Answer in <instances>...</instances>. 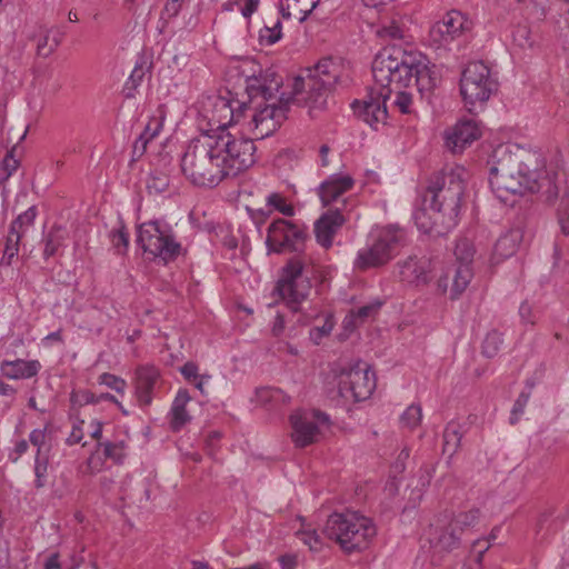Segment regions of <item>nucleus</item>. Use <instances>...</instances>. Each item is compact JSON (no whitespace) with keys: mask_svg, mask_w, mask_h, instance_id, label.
<instances>
[{"mask_svg":"<svg viewBox=\"0 0 569 569\" xmlns=\"http://www.w3.org/2000/svg\"><path fill=\"white\" fill-rule=\"evenodd\" d=\"M373 86L366 99L351 107L370 126L385 123L392 92L410 88L415 78V57L399 49H383L372 62Z\"/></svg>","mask_w":569,"mask_h":569,"instance_id":"f257e3e1","label":"nucleus"},{"mask_svg":"<svg viewBox=\"0 0 569 569\" xmlns=\"http://www.w3.org/2000/svg\"><path fill=\"white\" fill-rule=\"evenodd\" d=\"M256 144H189L181 168L194 186L214 188L254 162Z\"/></svg>","mask_w":569,"mask_h":569,"instance_id":"f03ea898","label":"nucleus"},{"mask_svg":"<svg viewBox=\"0 0 569 569\" xmlns=\"http://www.w3.org/2000/svg\"><path fill=\"white\" fill-rule=\"evenodd\" d=\"M350 80L349 64L340 58H323L309 71L307 78H297L293 86V100L303 103L310 116L322 111L328 106L332 88L346 84Z\"/></svg>","mask_w":569,"mask_h":569,"instance_id":"7ed1b4c3","label":"nucleus"},{"mask_svg":"<svg viewBox=\"0 0 569 569\" xmlns=\"http://www.w3.org/2000/svg\"><path fill=\"white\" fill-rule=\"evenodd\" d=\"M279 88L278 80H271L269 83L258 78L248 80L249 108L256 110L252 117L254 129L253 137L244 139L243 142H254L270 137L286 119L289 100L277 97Z\"/></svg>","mask_w":569,"mask_h":569,"instance_id":"20e7f679","label":"nucleus"},{"mask_svg":"<svg viewBox=\"0 0 569 569\" xmlns=\"http://www.w3.org/2000/svg\"><path fill=\"white\" fill-rule=\"evenodd\" d=\"M555 179L556 173H547L545 177H541L536 170L522 171L518 169L517 172L510 170L500 172L498 167L489 169L490 188L495 196L503 203H513L516 199L527 193H536L543 187H547V200L553 201L559 193Z\"/></svg>","mask_w":569,"mask_h":569,"instance_id":"39448f33","label":"nucleus"},{"mask_svg":"<svg viewBox=\"0 0 569 569\" xmlns=\"http://www.w3.org/2000/svg\"><path fill=\"white\" fill-rule=\"evenodd\" d=\"M323 535L348 553L367 549L377 535L373 520L359 511L346 510L331 513L323 527Z\"/></svg>","mask_w":569,"mask_h":569,"instance_id":"423d86ee","label":"nucleus"},{"mask_svg":"<svg viewBox=\"0 0 569 569\" xmlns=\"http://www.w3.org/2000/svg\"><path fill=\"white\" fill-rule=\"evenodd\" d=\"M462 169L435 176L428 186L429 209L433 211V221L442 229L451 230L458 223L461 198L465 192Z\"/></svg>","mask_w":569,"mask_h":569,"instance_id":"0eeeda50","label":"nucleus"},{"mask_svg":"<svg viewBox=\"0 0 569 569\" xmlns=\"http://www.w3.org/2000/svg\"><path fill=\"white\" fill-rule=\"evenodd\" d=\"M405 246L407 233L403 229L396 226L376 229L371 231L367 244L358 250L353 268L365 271L386 266Z\"/></svg>","mask_w":569,"mask_h":569,"instance_id":"6e6552de","label":"nucleus"},{"mask_svg":"<svg viewBox=\"0 0 569 569\" xmlns=\"http://www.w3.org/2000/svg\"><path fill=\"white\" fill-rule=\"evenodd\" d=\"M497 81L491 70L482 61H473L463 69L460 79V92L469 112L482 108L497 90Z\"/></svg>","mask_w":569,"mask_h":569,"instance_id":"1a4fd4ad","label":"nucleus"},{"mask_svg":"<svg viewBox=\"0 0 569 569\" xmlns=\"http://www.w3.org/2000/svg\"><path fill=\"white\" fill-rule=\"evenodd\" d=\"M137 242L144 252L164 262L176 259L181 249L171 228L160 220L141 223L138 228Z\"/></svg>","mask_w":569,"mask_h":569,"instance_id":"9d476101","label":"nucleus"},{"mask_svg":"<svg viewBox=\"0 0 569 569\" xmlns=\"http://www.w3.org/2000/svg\"><path fill=\"white\" fill-rule=\"evenodd\" d=\"M472 21L458 10H450L435 22L428 34L429 44L437 50H451L466 42L472 30Z\"/></svg>","mask_w":569,"mask_h":569,"instance_id":"9b49d317","label":"nucleus"},{"mask_svg":"<svg viewBox=\"0 0 569 569\" xmlns=\"http://www.w3.org/2000/svg\"><path fill=\"white\" fill-rule=\"evenodd\" d=\"M276 290L291 310H298L311 290V282L305 273V264L301 259L293 258L288 261L282 269Z\"/></svg>","mask_w":569,"mask_h":569,"instance_id":"f8f14e48","label":"nucleus"},{"mask_svg":"<svg viewBox=\"0 0 569 569\" xmlns=\"http://www.w3.org/2000/svg\"><path fill=\"white\" fill-rule=\"evenodd\" d=\"M330 417L320 410H298L290 416L291 440L298 448L317 442L322 428H329Z\"/></svg>","mask_w":569,"mask_h":569,"instance_id":"ddd939ff","label":"nucleus"},{"mask_svg":"<svg viewBox=\"0 0 569 569\" xmlns=\"http://www.w3.org/2000/svg\"><path fill=\"white\" fill-rule=\"evenodd\" d=\"M249 108L247 102L233 101L224 97H216L212 103V116L209 119L210 129L206 136L210 139L223 140L230 138L227 132L232 122L238 121L242 109Z\"/></svg>","mask_w":569,"mask_h":569,"instance_id":"4468645a","label":"nucleus"},{"mask_svg":"<svg viewBox=\"0 0 569 569\" xmlns=\"http://www.w3.org/2000/svg\"><path fill=\"white\" fill-rule=\"evenodd\" d=\"M339 389L343 397L350 395L355 401L366 400L376 389L375 372L369 366L351 368L342 373Z\"/></svg>","mask_w":569,"mask_h":569,"instance_id":"2eb2a0df","label":"nucleus"},{"mask_svg":"<svg viewBox=\"0 0 569 569\" xmlns=\"http://www.w3.org/2000/svg\"><path fill=\"white\" fill-rule=\"evenodd\" d=\"M430 548L436 553H449L458 549L461 543V535L447 517L437 519L426 531Z\"/></svg>","mask_w":569,"mask_h":569,"instance_id":"dca6fc26","label":"nucleus"},{"mask_svg":"<svg viewBox=\"0 0 569 569\" xmlns=\"http://www.w3.org/2000/svg\"><path fill=\"white\" fill-rule=\"evenodd\" d=\"M305 238L303 231L284 219L274 220L267 230L266 243L270 251L281 252L284 249H296Z\"/></svg>","mask_w":569,"mask_h":569,"instance_id":"f3484780","label":"nucleus"},{"mask_svg":"<svg viewBox=\"0 0 569 569\" xmlns=\"http://www.w3.org/2000/svg\"><path fill=\"white\" fill-rule=\"evenodd\" d=\"M401 281L415 286H425L432 278V261L426 254H411L397 262Z\"/></svg>","mask_w":569,"mask_h":569,"instance_id":"a211bd4d","label":"nucleus"},{"mask_svg":"<svg viewBox=\"0 0 569 569\" xmlns=\"http://www.w3.org/2000/svg\"><path fill=\"white\" fill-rule=\"evenodd\" d=\"M355 179L347 173H333L327 177L318 187V196L325 207L336 202L347 206L348 199L343 196L353 189Z\"/></svg>","mask_w":569,"mask_h":569,"instance_id":"6ab92c4d","label":"nucleus"},{"mask_svg":"<svg viewBox=\"0 0 569 569\" xmlns=\"http://www.w3.org/2000/svg\"><path fill=\"white\" fill-rule=\"evenodd\" d=\"M346 218L341 213V208L329 209L315 223V233L317 241L323 248H330L338 230L345 224Z\"/></svg>","mask_w":569,"mask_h":569,"instance_id":"aec40b11","label":"nucleus"},{"mask_svg":"<svg viewBox=\"0 0 569 569\" xmlns=\"http://www.w3.org/2000/svg\"><path fill=\"white\" fill-rule=\"evenodd\" d=\"M160 372L153 366H141L136 371V392L141 405L148 406L159 382Z\"/></svg>","mask_w":569,"mask_h":569,"instance_id":"412c9836","label":"nucleus"},{"mask_svg":"<svg viewBox=\"0 0 569 569\" xmlns=\"http://www.w3.org/2000/svg\"><path fill=\"white\" fill-rule=\"evenodd\" d=\"M483 137L481 126L473 119H461L445 131L446 142H473Z\"/></svg>","mask_w":569,"mask_h":569,"instance_id":"4be33fe9","label":"nucleus"},{"mask_svg":"<svg viewBox=\"0 0 569 569\" xmlns=\"http://www.w3.org/2000/svg\"><path fill=\"white\" fill-rule=\"evenodd\" d=\"M522 231L520 229H510L499 237L496 241L491 254V263L498 264L512 257L522 241Z\"/></svg>","mask_w":569,"mask_h":569,"instance_id":"5701e85b","label":"nucleus"},{"mask_svg":"<svg viewBox=\"0 0 569 569\" xmlns=\"http://www.w3.org/2000/svg\"><path fill=\"white\" fill-rule=\"evenodd\" d=\"M41 365L38 360H3L0 363L2 376L8 379H30L39 373Z\"/></svg>","mask_w":569,"mask_h":569,"instance_id":"b1692460","label":"nucleus"},{"mask_svg":"<svg viewBox=\"0 0 569 569\" xmlns=\"http://www.w3.org/2000/svg\"><path fill=\"white\" fill-rule=\"evenodd\" d=\"M30 39L36 43L37 54L42 58L51 56L61 43L60 33L46 26L37 27Z\"/></svg>","mask_w":569,"mask_h":569,"instance_id":"393cba45","label":"nucleus"},{"mask_svg":"<svg viewBox=\"0 0 569 569\" xmlns=\"http://www.w3.org/2000/svg\"><path fill=\"white\" fill-rule=\"evenodd\" d=\"M439 82L440 78L435 67H429L415 58V78L412 82L415 92H419L422 97L429 94Z\"/></svg>","mask_w":569,"mask_h":569,"instance_id":"a878e982","label":"nucleus"},{"mask_svg":"<svg viewBox=\"0 0 569 569\" xmlns=\"http://www.w3.org/2000/svg\"><path fill=\"white\" fill-rule=\"evenodd\" d=\"M190 399L186 389H180L177 392L170 410V427L173 431L181 430L191 420L186 409Z\"/></svg>","mask_w":569,"mask_h":569,"instance_id":"bb28decb","label":"nucleus"},{"mask_svg":"<svg viewBox=\"0 0 569 569\" xmlns=\"http://www.w3.org/2000/svg\"><path fill=\"white\" fill-rule=\"evenodd\" d=\"M319 3V0H279L283 17L305 21Z\"/></svg>","mask_w":569,"mask_h":569,"instance_id":"cd10ccee","label":"nucleus"},{"mask_svg":"<svg viewBox=\"0 0 569 569\" xmlns=\"http://www.w3.org/2000/svg\"><path fill=\"white\" fill-rule=\"evenodd\" d=\"M22 160V152L18 149L17 144L7 148L3 154L0 156V187H4L7 181L19 169Z\"/></svg>","mask_w":569,"mask_h":569,"instance_id":"c85d7f7f","label":"nucleus"},{"mask_svg":"<svg viewBox=\"0 0 569 569\" xmlns=\"http://www.w3.org/2000/svg\"><path fill=\"white\" fill-rule=\"evenodd\" d=\"M98 448L102 449L106 459L118 465L123 463L128 453V443L124 439L98 442Z\"/></svg>","mask_w":569,"mask_h":569,"instance_id":"c756f323","label":"nucleus"},{"mask_svg":"<svg viewBox=\"0 0 569 569\" xmlns=\"http://www.w3.org/2000/svg\"><path fill=\"white\" fill-rule=\"evenodd\" d=\"M479 518L480 510L478 508H471L469 510L458 511L451 518H448V520L462 536L465 531L472 529L478 523Z\"/></svg>","mask_w":569,"mask_h":569,"instance_id":"7c9ffc66","label":"nucleus"},{"mask_svg":"<svg viewBox=\"0 0 569 569\" xmlns=\"http://www.w3.org/2000/svg\"><path fill=\"white\" fill-rule=\"evenodd\" d=\"M515 161L507 144H495L489 156L488 164H490V168L498 167L500 172H503L509 171Z\"/></svg>","mask_w":569,"mask_h":569,"instance_id":"2f4dec72","label":"nucleus"},{"mask_svg":"<svg viewBox=\"0 0 569 569\" xmlns=\"http://www.w3.org/2000/svg\"><path fill=\"white\" fill-rule=\"evenodd\" d=\"M256 398L260 405L276 406L284 405L290 401V397L281 389L274 387H261L256 390Z\"/></svg>","mask_w":569,"mask_h":569,"instance_id":"473e14b6","label":"nucleus"},{"mask_svg":"<svg viewBox=\"0 0 569 569\" xmlns=\"http://www.w3.org/2000/svg\"><path fill=\"white\" fill-rule=\"evenodd\" d=\"M413 94L415 88H405V90H397L392 92L389 107L396 108L401 113H411L413 111Z\"/></svg>","mask_w":569,"mask_h":569,"instance_id":"72a5a7b5","label":"nucleus"},{"mask_svg":"<svg viewBox=\"0 0 569 569\" xmlns=\"http://www.w3.org/2000/svg\"><path fill=\"white\" fill-rule=\"evenodd\" d=\"M462 439L461 427L457 422H449L443 431V451L452 456L458 448Z\"/></svg>","mask_w":569,"mask_h":569,"instance_id":"f704fd0d","label":"nucleus"},{"mask_svg":"<svg viewBox=\"0 0 569 569\" xmlns=\"http://www.w3.org/2000/svg\"><path fill=\"white\" fill-rule=\"evenodd\" d=\"M473 277L470 263H458L452 282V291L456 297L463 292Z\"/></svg>","mask_w":569,"mask_h":569,"instance_id":"c9c22d12","label":"nucleus"},{"mask_svg":"<svg viewBox=\"0 0 569 569\" xmlns=\"http://www.w3.org/2000/svg\"><path fill=\"white\" fill-rule=\"evenodd\" d=\"M381 307L380 301H373L362 307H359L357 310H352L348 317L345 319V323H353L355 326L358 323H362L369 318H372L377 315Z\"/></svg>","mask_w":569,"mask_h":569,"instance_id":"e433bc0d","label":"nucleus"},{"mask_svg":"<svg viewBox=\"0 0 569 569\" xmlns=\"http://www.w3.org/2000/svg\"><path fill=\"white\" fill-rule=\"evenodd\" d=\"M413 218L418 229L423 232L435 231L440 234L448 231L447 229H442L440 224L435 223L433 212L429 216L427 208L416 210Z\"/></svg>","mask_w":569,"mask_h":569,"instance_id":"4c0bfd02","label":"nucleus"},{"mask_svg":"<svg viewBox=\"0 0 569 569\" xmlns=\"http://www.w3.org/2000/svg\"><path fill=\"white\" fill-rule=\"evenodd\" d=\"M29 442L37 449L36 457H49L51 443L46 429H34L29 435Z\"/></svg>","mask_w":569,"mask_h":569,"instance_id":"58836bf2","label":"nucleus"},{"mask_svg":"<svg viewBox=\"0 0 569 569\" xmlns=\"http://www.w3.org/2000/svg\"><path fill=\"white\" fill-rule=\"evenodd\" d=\"M503 342L502 335L497 330L489 331L482 342L481 352L487 358H493L500 351Z\"/></svg>","mask_w":569,"mask_h":569,"instance_id":"ea45409f","label":"nucleus"},{"mask_svg":"<svg viewBox=\"0 0 569 569\" xmlns=\"http://www.w3.org/2000/svg\"><path fill=\"white\" fill-rule=\"evenodd\" d=\"M476 250L473 243L467 239H458L455 247V256L458 263H470L472 264Z\"/></svg>","mask_w":569,"mask_h":569,"instance_id":"a19ab883","label":"nucleus"},{"mask_svg":"<svg viewBox=\"0 0 569 569\" xmlns=\"http://www.w3.org/2000/svg\"><path fill=\"white\" fill-rule=\"evenodd\" d=\"M421 420L422 409L420 405L416 403L410 405L400 417L401 426L410 430H413L420 426Z\"/></svg>","mask_w":569,"mask_h":569,"instance_id":"79ce46f5","label":"nucleus"},{"mask_svg":"<svg viewBox=\"0 0 569 569\" xmlns=\"http://www.w3.org/2000/svg\"><path fill=\"white\" fill-rule=\"evenodd\" d=\"M21 238H22V236H20V233H17L9 229L7 240H6L3 257L1 258L2 263L7 264V266L11 264V260L19 252V242H20Z\"/></svg>","mask_w":569,"mask_h":569,"instance_id":"37998d69","label":"nucleus"},{"mask_svg":"<svg viewBox=\"0 0 569 569\" xmlns=\"http://www.w3.org/2000/svg\"><path fill=\"white\" fill-rule=\"evenodd\" d=\"M37 217V210L34 207H30L24 212L19 214L11 223L10 230L23 236L27 228L33 224Z\"/></svg>","mask_w":569,"mask_h":569,"instance_id":"c03bdc74","label":"nucleus"},{"mask_svg":"<svg viewBox=\"0 0 569 569\" xmlns=\"http://www.w3.org/2000/svg\"><path fill=\"white\" fill-rule=\"evenodd\" d=\"M112 248L118 254H124L129 247V233L124 227L110 231Z\"/></svg>","mask_w":569,"mask_h":569,"instance_id":"a18cd8bd","label":"nucleus"},{"mask_svg":"<svg viewBox=\"0 0 569 569\" xmlns=\"http://www.w3.org/2000/svg\"><path fill=\"white\" fill-rule=\"evenodd\" d=\"M528 390H523L518 396L517 400L513 403L510 422L513 425L519 420V417L523 413L525 408L530 399L531 389L533 388V383L527 382Z\"/></svg>","mask_w":569,"mask_h":569,"instance_id":"49530a36","label":"nucleus"},{"mask_svg":"<svg viewBox=\"0 0 569 569\" xmlns=\"http://www.w3.org/2000/svg\"><path fill=\"white\" fill-rule=\"evenodd\" d=\"M63 237L60 233V230L52 229L44 238V249L43 256L44 258L52 257L57 253L58 249L62 246Z\"/></svg>","mask_w":569,"mask_h":569,"instance_id":"de8ad7c7","label":"nucleus"},{"mask_svg":"<svg viewBox=\"0 0 569 569\" xmlns=\"http://www.w3.org/2000/svg\"><path fill=\"white\" fill-rule=\"evenodd\" d=\"M146 76V69L142 66H136L131 71L129 78L126 81L124 90L127 91L126 96L131 98L133 97V92L143 81Z\"/></svg>","mask_w":569,"mask_h":569,"instance_id":"09e8293b","label":"nucleus"},{"mask_svg":"<svg viewBox=\"0 0 569 569\" xmlns=\"http://www.w3.org/2000/svg\"><path fill=\"white\" fill-rule=\"evenodd\" d=\"M267 204L272 206L276 210L286 217H292L295 209L291 204L286 202V199L277 192H272L267 197Z\"/></svg>","mask_w":569,"mask_h":569,"instance_id":"8fccbe9b","label":"nucleus"},{"mask_svg":"<svg viewBox=\"0 0 569 569\" xmlns=\"http://www.w3.org/2000/svg\"><path fill=\"white\" fill-rule=\"evenodd\" d=\"M162 117L152 118L142 133H140L139 138L136 142H150L156 139L162 129Z\"/></svg>","mask_w":569,"mask_h":569,"instance_id":"3c124183","label":"nucleus"},{"mask_svg":"<svg viewBox=\"0 0 569 569\" xmlns=\"http://www.w3.org/2000/svg\"><path fill=\"white\" fill-rule=\"evenodd\" d=\"M70 402L73 407H83L90 403H99L97 396L87 389L73 390L70 393Z\"/></svg>","mask_w":569,"mask_h":569,"instance_id":"603ef678","label":"nucleus"},{"mask_svg":"<svg viewBox=\"0 0 569 569\" xmlns=\"http://www.w3.org/2000/svg\"><path fill=\"white\" fill-rule=\"evenodd\" d=\"M49 457L34 458V485L37 488H42L47 482Z\"/></svg>","mask_w":569,"mask_h":569,"instance_id":"864d4df0","label":"nucleus"},{"mask_svg":"<svg viewBox=\"0 0 569 569\" xmlns=\"http://www.w3.org/2000/svg\"><path fill=\"white\" fill-rule=\"evenodd\" d=\"M513 43L520 48H531L533 41L531 39L530 29L527 26H517L512 31Z\"/></svg>","mask_w":569,"mask_h":569,"instance_id":"5fc2aeb1","label":"nucleus"},{"mask_svg":"<svg viewBox=\"0 0 569 569\" xmlns=\"http://www.w3.org/2000/svg\"><path fill=\"white\" fill-rule=\"evenodd\" d=\"M169 179L166 174H151L147 180V189L151 194H159L167 190Z\"/></svg>","mask_w":569,"mask_h":569,"instance_id":"6e6d98bb","label":"nucleus"},{"mask_svg":"<svg viewBox=\"0 0 569 569\" xmlns=\"http://www.w3.org/2000/svg\"><path fill=\"white\" fill-rule=\"evenodd\" d=\"M281 39V22L277 21L273 27H264L260 30V41L271 46Z\"/></svg>","mask_w":569,"mask_h":569,"instance_id":"4d7b16f0","label":"nucleus"},{"mask_svg":"<svg viewBox=\"0 0 569 569\" xmlns=\"http://www.w3.org/2000/svg\"><path fill=\"white\" fill-rule=\"evenodd\" d=\"M99 382L101 385H104L107 386L108 388L119 392V393H123L124 392V389L127 387V383L126 381L120 378V377H117L112 373H102L100 377H99Z\"/></svg>","mask_w":569,"mask_h":569,"instance_id":"13d9d810","label":"nucleus"},{"mask_svg":"<svg viewBox=\"0 0 569 569\" xmlns=\"http://www.w3.org/2000/svg\"><path fill=\"white\" fill-rule=\"evenodd\" d=\"M558 222L562 234L569 236V199H562L560 202Z\"/></svg>","mask_w":569,"mask_h":569,"instance_id":"bf43d9fd","label":"nucleus"},{"mask_svg":"<svg viewBox=\"0 0 569 569\" xmlns=\"http://www.w3.org/2000/svg\"><path fill=\"white\" fill-rule=\"evenodd\" d=\"M298 536L310 550L317 551L321 548V540L316 530H303L298 532Z\"/></svg>","mask_w":569,"mask_h":569,"instance_id":"052dcab7","label":"nucleus"},{"mask_svg":"<svg viewBox=\"0 0 569 569\" xmlns=\"http://www.w3.org/2000/svg\"><path fill=\"white\" fill-rule=\"evenodd\" d=\"M378 34L385 39H401L403 37V30L396 22H391L388 26H383L378 30Z\"/></svg>","mask_w":569,"mask_h":569,"instance_id":"680f3d73","label":"nucleus"},{"mask_svg":"<svg viewBox=\"0 0 569 569\" xmlns=\"http://www.w3.org/2000/svg\"><path fill=\"white\" fill-rule=\"evenodd\" d=\"M332 329L333 322L328 318L321 327H315L310 330V338L316 345H318L323 337L330 335Z\"/></svg>","mask_w":569,"mask_h":569,"instance_id":"e2e57ef3","label":"nucleus"},{"mask_svg":"<svg viewBox=\"0 0 569 569\" xmlns=\"http://www.w3.org/2000/svg\"><path fill=\"white\" fill-rule=\"evenodd\" d=\"M299 154L291 148L283 149L274 159L278 167L290 166L291 162L298 159Z\"/></svg>","mask_w":569,"mask_h":569,"instance_id":"0e129e2a","label":"nucleus"},{"mask_svg":"<svg viewBox=\"0 0 569 569\" xmlns=\"http://www.w3.org/2000/svg\"><path fill=\"white\" fill-rule=\"evenodd\" d=\"M519 316L521 321L526 325H535L536 317L531 306L528 302H522L519 307Z\"/></svg>","mask_w":569,"mask_h":569,"instance_id":"69168bd1","label":"nucleus"},{"mask_svg":"<svg viewBox=\"0 0 569 569\" xmlns=\"http://www.w3.org/2000/svg\"><path fill=\"white\" fill-rule=\"evenodd\" d=\"M180 371L182 376L190 382H193L199 378L198 366L193 362L184 363Z\"/></svg>","mask_w":569,"mask_h":569,"instance_id":"338daca9","label":"nucleus"},{"mask_svg":"<svg viewBox=\"0 0 569 569\" xmlns=\"http://www.w3.org/2000/svg\"><path fill=\"white\" fill-rule=\"evenodd\" d=\"M298 558L295 555H284L280 558V565L282 569H296Z\"/></svg>","mask_w":569,"mask_h":569,"instance_id":"774afa93","label":"nucleus"}]
</instances>
